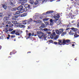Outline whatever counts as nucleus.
<instances>
[{
    "mask_svg": "<svg viewBox=\"0 0 79 79\" xmlns=\"http://www.w3.org/2000/svg\"><path fill=\"white\" fill-rule=\"evenodd\" d=\"M41 26L43 27V28H45L46 27V25L43 23L41 24Z\"/></svg>",
    "mask_w": 79,
    "mask_h": 79,
    "instance_id": "21",
    "label": "nucleus"
},
{
    "mask_svg": "<svg viewBox=\"0 0 79 79\" xmlns=\"http://www.w3.org/2000/svg\"><path fill=\"white\" fill-rule=\"evenodd\" d=\"M15 33V35H20V34L19 33V32H16Z\"/></svg>",
    "mask_w": 79,
    "mask_h": 79,
    "instance_id": "36",
    "label": "nucleus"
},
{
    "mask_svg": "<svg viewBox=\"0 0 79 79\" xmlns=\"http://www.w3.org/2000/svg\"><path fill=\"white\" fill-rule=\"evenodd\" d=\"M13 28H9V30H8V31H9V32H11L12 31H13Z\"/></svg>",
    "mask_w": 79,
    "mask_h": 79,
    "instance_id": "32",
    "label": "nucleus"
},
{
    "mask_svg": "<svg viewBox=\"0 0 79 79\" xmlns=\"http://www.w3.org/2000/svg\"><path fill=\"white\" fill-rule=\"evenodd\" d=\"M3 14L2 13H0V18H1Z\"/></svg>",
    "mask_w": 79,
    "mask_h": 79,
    "instance_id": "43",
    "label": "nucleus"
},
{
    "mask_svg": "<svg viewBox=\"0 0 79 79\" xmlns=\"http://www.w3.org/2000/svg\"><path fill=\"white\" fill-rule=\"evenodd\" d=\"M19 16V15H15V16H13L12 19L14 20H16L18 18V17Z\"/></svg>",
    "mask_w": 79,
    "mask_h": 79,
    "instance_id": "10",
    "label": "nucleus"
},
{
    "mask_svg": "<svg viewBox=\"0 0 79 79\" xmlns=\"http://www.w3.org/2000/svg\"><path fill=\"white\" fill-rule=\"evenodd\" d=\"M15 33V30H14L12 31L11 32V34L14 35Z\"/></svg>",
    "mask_w": 79,
    "mask_h": 79,
    "instance_id": "25",
    "label": "nucleus"
},
{
    "mask_svg": "<svg viewBox=\"0 0 79 79\" xmlns=\"http://www.w3.org/2000/svg\"><path fill=\"white\" fill-rule=\"evenodd\" d=\"M8 37H10V34H8Z\"/></svg>",
    "mask_w": 79,
    "mask_h": 79,
    "instance_id": "57",
    "label": "nucleus"
},
{
    "mask_svg": "<svg viewBox=\"0 0 79 79\" xmlns=\"http://www.w3.org/2000/svg\"><path fill=\"white\" fill-rule=\"evenodd\" d=\"M71 29L72 30H71V31H74V32H76V31H77L78 30L77 29H76V28H75L73 27H72L71 28Z\"/></svg>",
    "mask_w": 79,
    "mask_h": 79,
    "instance_id": "14",
    "label": "nucleus"
},
{
    "mask_svg": "<svg viewBox=\"0 0 79 79\" xmlns=\"http://www.w3.org/2000/svg\"><path fill=\"white\" fill-rule=\"evenodd\" d=\"M70 28H66V29L65 30L66 31H68V30L69 29H70Z\"/></svg>",
    "mask_w": 79,
    "mask_h": 79,
    "instance_id": "51",
    "label": "nucleus"
},
{
    "mask_svg": "<svg viewBox=\"0 0 79 79\" xmlns=\"http://www.w3.org/2000/svg\"><path fill=\"white\" fill-rule=\"evenodd\" d=\"M76 16V15H72V17H74V16Z\"/></svg>",
    "mask_w": 79,
    "mask_h": 79,
    "instance_id": "61",
    "label": "nucleus"
},
{
    "mask_svg": "<svg viewBox=\"0 0 79 79\" xmlns=\"http://www.w3.org/2000/svg\"><path fill=\"white\" fill-rule=\"evenodd\" d=\"M12 52H10V55H12Z\"/></svg>",
    "mask_w": 79,
    "mask_h": 79,
    "instance_id": "63",
    "label": "nucleus"
},
{
    "mask_svg": "<svg viewBox=\"0 0 79 79\" xmlns=\"http://www.w3.org/2000/svg\"><path fill=\"white\" fill-rule=\"evenodd\" d=\"M73 31H71L70 30V32H69V34L70 35H74V33H73Z\"/></svg>",
    "mask_w": 79,
    "mask_h": 79,
    "instance_id": "19",
    "label": "nucleus"
},
{
    "mask_svg": "<svg viewBox=\"0 0 79 79\" xmlns=\"http://www.w3.org/2000/svg\"><path fill=\"white\" fill-rule=\"evenodd\" d=\"M9 18V17H5L3 19V20L4 21H7L8 20Z\"/></svg>",
    "mask_w": 79,
    "mask_h": 79,
    "instance_id": "13",
    "label": "nucleus"
},
{
    "mask_svg": "<svg viewBox=\"0 0 79 79\" xmlns=\"http://www.w3.org/2000/svg\"><path fill=\"white\" fill-rule=\"evenodd\" d=\"M24 7L25 8H28V9H29L31 7V6H30V5H29L28 4H26L25 5Z\"/></svg>",
    "mask_w": 79,
    "mask_h": 79,
    "instance_id": "11",
    "label": "nucleus"
},
{
    "mask_svg": "<svg viewBox=\"0 0 79 79\" xmlns=\"http://www.w3.org/2000/svg\"><path fill=\"white\" fill-rule=\"evenodd\" d=\"M11 38H14V37H15V35H11Z\"/></svg>",
    "mask_w": 79,
    "mask_h": 79,
    "instance_id": "45",
    "label": "nucleus"
},
{
    "mask_svg": "<svg viewBox=\"0 0 79 79\" xmlns=\"http://www.w3.org/2000/svg\"><path fill=\"white\" fill-rule=\"evenodd\" d=\"M0 39L3 40V37L2 36H1L0 37Z\"/></svg>",
    "mask_w": 79,
    "mask_h": 79,
    "instance_id": "42",
    "label": "nucleus"
},
{
    "mask_svg": "<svg viewBox=\"0 0 79 79\" xmlns=\"http://www.w3.org/2000/svg\"><path fill=\"white\" fill-rule=\"evenodd\" d=\"M79 36V35L77 33H75L74 34V37L75 38H77V37H78Z\"/></svg>",
    "mask_w": 79,
    "mask_h": 79,
    "instance_id": "17",
    "label": "nucleus"
},
{
    "mask_svg": "<svg viewBox=\"0 0 79 79\" xmlns=\"http://www.w3.org/2000/svg\"><path fill=\"white\" fill-rule=\"evenodd\" d=\"M12 23L14 24H17V22L16 21H12Z\"/></svg>",
    "mask_w": 79,
    "mask_h": 79,
    "instance_id": "24",
    "label": "nucleus"
},
{
    "mask_svg": "<svg viewBox=\"0 0 79 79\" xmlns=\"http://www.w3.org/2000/svg\"><path fill=\"white\" fill-rule=\"evenodd\" d=\"M70 17V19H73V16Z\"/></svg>",
    "mask_w": 79,
    "mask_h": 79,
    "instance_id": "54",
    "label": "nucleus"
},
{
    "mask_svg": "<svg viewBox=\"0 0 79 79\" xmlns=\"http://www.w3.org/2000/svg\"><path fill=\"white\" fill-rule=\"evenodd\" d=\"M50 2H52V1H55V0H49Z\"/></svg>",
    "mask_w": 79,
    "mask_h": 79,
    "instance_id": "53",
    "label": "nucleus"
},
{
    "mask_svg": "<svg viewBox=\"0 0 79 79\" xmlns=\"http://www.w3.org/2000/svg\"><path fill=\"white\" fill-rule=\"evenodd\" d=\"M39 3L38 2L36 1L34 2V4L35 5H37Z\"/></svg>",
    "mask_w": 79,
    "mask_h": 79,
    "instance_id": "35",
    "label": "nucleus"
},
{
    "mask_svg": "<svg viewBox=\"0 0 79 79\" xmlns=\"http://www.w3.org/2000/svg\"><path fill=\"white\" fill-rule=\"evenodd\" d=\"M10 3L11 2H14V1L13 0H10Z\"/></svg>",
    "mask_w": 79,
    "mask_h": 79,
    "instance_id": "46",
    "label": "nucleus"
},
{
    "mask_svg": "<svg viewBox=\"0 0 79 79\" xmlns=\"http://www.w3.org/2000/svg\"><path fill=\"white\" fill-rule=\"evenodd\" d=\"M47 31H51V30L50 29H48V30Z\"/></svg>",
    "mask_w": 79,
    "mask_h": 79,
    "instance_id": "60",
    "label": "nucleus"
},
{
    "mask_svg": "<svg viewBox=\"0 0 79 79\" xmlns=\"http://www.w3.org/2000/svg\"><path fill=\"white\" fill-rule=\"evenodd\" d=\"M13 2H10V5L11 6H14L15 5L14 4H13Z\"/></svg>",
    "mask_w": 79,
    "mask_h": 79,
    "instance_id": "39",
    "label": "nucleus"
},
{
    "mask_svg": "<svg viewBox=\"0 0 79 79\" xmlns=\"http://www.w3.org/2000/svg\"><path fill=\"white\" fill-rule=\"evenodd\" d=\"M3 7L4 8V10H6L7 8V6H6L5 5L3 6Z\"/></svg>",
    "mask_w": 79,
    "mask_h": 79,
    "instance_id": "30",
    "label": "nucleus"
},
{
    "mask_svg": "<svg viewBox=\"0 0 79 79\" xmlns=\"http://www.w3.org/2000/svg\"><path fill=\"white\" fill-rule=\"evenodd\" d=\"M6 23L8 24H9V27H12L13 26V25L11 23V22L10 21H6Z\"/></svg>",
    "mask_w": 79,
    "mask_h": 79,
    "instance_id": "8",
    "label": "nucleus"
},
{
    "mask_svg": "<svg viewBox=\"0 0 79 79\" xmlns=\"http://www.w3.org/2000/svg\"><path fill=\"white\" fill-rule=\"evenodd\" d=\"M27 2V0H19V3H21V5H24L25 3Z\"/></svg>",
    "mask_w": 79,
    "mask_h": 79,
    "instance_id": "6",
    "label": "nucleus"
},
{
    "mask_svg": "<svg viewBox=\"0 0 79 79\" xmlns=\"http://www.w3.org/2000/svg\"><path fill=\"white\" fill-rule=\"evenodd\" d=\"M31 28V25H29L27 29L29 30Z\"/></svg>",
    "mask_w": 79,
    "mask_h": 79,
    "instance_id": "37",
    "label": "nucleus"
},
{
    "mask_svg": "<svg viewBox=\"0 0 79 79\" xmlns=\"http://www.w3.org/2000/svg\"><path fill=\"white\" fill-rule=\"evenodd\" d=\"M19 27L20 28H25V27H26V26L25 25H21V24H20L19 25Z\"/></svg>",
    "mask_w": 79,
    "mask_h": 79,
    "instance_id": "18",
    "label": "nucleus"
},
{
    "mask_svg": "<svg viewBox=\"0 0 79 79\" xmlns=\"http://www.w3.org/2000/svg\"><path fill=\"white\" fill-rule=\"evenodd\" d=\"M29 2L31 5H33V4L34 3V0H30Z\"/></svg>",
    "mask_w": 79,
    "mask_h": 79,
    "instance_id": "20",
    "label": "nucleus"
},
{
    "mask_svg": "<svg viewBox=\"0 0 79 79\" xmlns=\"http://www.w3.org/2000/svg\"><path fill=\"white\" fill-rule=\"evenodd\" d=\"M64 31V30L63 29H60L59 30H56V33L58 35H60V34H61L62 33H63Z\"/></svg>",
    "mask_w": 79,
    "mask_h": 79,
    "instance_id": "3",
    "label": "nucleus"
},
{
    "mask_svg": "<svg viewBox=\"0 0 79 79\" xmlns=\"http://www.w3.org/2000/svg\"><path fill=\"white\" fill-rule=\"evenodd\" d=\"M27 20H25L23 21H22V24L23 25H26L27 24Z\"/></svg>",
    "mask_w": 79,
    "mask_h": 79,
    "instance_id": "16",
    "label": "nucleus"
},
{
    "mask_svg": "<svg viewBox=\"0 0 79 79\" xmlns=\"http://www.w3.org/2000/svg\"><path fill=\"white\" fill-rule=\"evenodd\" d=\"M34 33H32V34H31L32 36H34Z\"/></svg>",
    "mask_w": 79,
    "mask_h": 79,
    "instance_id": "55",
    "label": "nucleus"
},
{
    "mask_svg": "<svg viewBox=\"0 0 79 79\" xmlns=\"http://www.w3.org/2000/svg\"><path fill=\"white\" fill-rule=\"evenodd\" d=\"M42 28H43V27H42V26L40 27V29H41Z\"/></svg>",
    "mask_w": 79,
    "mask_h": 79,
    "instance_id": "59",
    "label": "nucleus"
},
{
    "mask_svg": "<svg viewBox=\"0 0 79 79\" xmlns=\"http://www.w3.org/2000/svg\"><path fill=\"white\" fill-rule=\"evenodd\" d=\"M54 12L53 10L50 11H48L47 12H46V15H47L48 14H50L53 13Z\"/></svg>",
    "mask_w": 79,
    "mask_h": 79,
    "instance_id": "15",
    "label": "nucleus"
},
{
    "mask_svg": "<svg viewBox=\"0 0 79 79\" xmlns=\"http://www.w3.org/2000/svg\"><path fill=\"white\" fill-rule=\"evenodd\" d=\"M58 41H59V44L60 45H62V44H62V43L61 40H58Z\"/></svg>",
    "mask_w": 79,
    "mask_h": 79,
    "instance_id": "31",
    "label": "nucleus"
},
{
    "mask_svg": "<svg viewBox=\"0 0 79 79\" xmlns=\"http://www.w3.org/2000/svg\"><path fill=\"white\" fill-rule=\"evenodd\" d=\"M56 35V34L55 32H53L52 34H51V35L50 37L51 39H53V38H54V36H55Z\"/></svg>",
    "mask_w": 79,
    "mask_h": 79,
    "instance_id": "7",
    "label": "nucleus"
},
{
    "mask_svg": "<svg viewBox=\"0 0 79 79\" xmlns=\"http://www.w3.org/2000/svg\"><path fill=\"white\" fill-rule=\"evenodd\" d=\"M57 16L58 17H57L56 15L54 16V18L55 19H54L53 20L52 19H50V22L51 25H53L54 23H56L57 22V21L58 20L60 16L59 15H58Z\"/></svg>",
    "mask_w": 79,
    "mask_h": 79,
    "instance_id": "1",
    "label": "nucleus"
},
{
    "mask_svg": "<svg viewBox=\"0 0 79 79\" xmlns=\"http://www.w3.org/2000/svg\"><path fill=\"white\" fill-rule=\"evenodd\" d=\"M61 23V21H58L57 23L58 24H59Z\"/></svg>",
    "mask_w": 79,
    "mask_h": 79,
    "instance_id": "47",
    "label": "nucleus"
},
{
    "mask_svg": "<svg viewBox=\"0 0 79 79\" xmlns=\"http://www.w3.org/2000/svg\"><path fill=\"white\" fill-rule=\"evenodd\" d=\"M37 33L38 37H39L40 39H41L43 37H44V33L41 31H37Z\"/></svg>",
    "mask_w": 79,
    "mask_h": 79,
    "instance_id": "2",
    "label": "nucleus"
},
{
    "mask_svg": "<svg viewBox=\"0 0 79 79\" xmlns=\"http://www.w3.org/2000/svg\"><path fill=\"white\" fill-rule=\"evenodd\" d=\"M27 15L26 13H23V14L21 15V17H24Z\"/></svg>",
    "mask_w": 79,
    "mask_h": 79,
    "instance_id": "22",
    "label": "nucleus"
},
{
    "mask_svg": "<svg viewBox=\"0 0 79 79\" xmlns=\"http://www.w3.org/2000/svg\"><path fill=\"white\" fill-rule=\"evenodd\" d=\"M27 23L28 24H30V23H31L32 21V19L30 18L29 19H28L27 20Z\"/></svg>",
    "mask_w": 79,
    "mask_h": 79,
    "instance_id": "12",
    "label": "nucleus"
},
{
    "mask_svg": "<svg viewBox=\"0 0 79 79\" xmlns=\"http://www.w3.org/2000/svg\"><path fill=\"white\" fill-rule=\"evenodd\" d=\"M74 21L73 20V21H72L71 22V23H74Z\"/></svg>",
    "mask_w": 79,
    "mask_h": 79,
    "instance_id": "62",
    "label": "nucleus"
},
{
    "mask_svg": "<svg viewBox=\"0 0 79 79\" xmlns=\"http://www.w3.org/2000/svg\"><path fill=\"white\" fill-rule=\"evenodd\" d=\"M13 54H15V53H16V51H15V50H13Z\"/></svg>",
    "mask_w": 79,
    "mask_h": 79,
    "instance_id": "40",
    "label": "nucleus"
},
{
    "mask_svg": "<svg viewBox=\"0 0 79 79\" xmlns=\"http://www.w3.org/2000/svg\"><path fill=\"white\" fill-rule=\"evenodd\" d=\"M31 53V51H29V52H27V53L28 54L29 53Z\"/></svg>",
    "mask_w": 79,
    "mask_h": 79,
    "instance_id": "56",
    "label": "nucleus"
},
{
    "mask_svg": "<svg viewBox=\"0 0 79 79\" xmlns=\"http://www.w3.org/2000/svg\"><path fill=\"white\" fill-rule=\"evenodd\" d=\"M10 37H7V39H9Z\"/></svg>",
    "mask_w": 79,
    "mask_h": 79,
    "instance_id": "58",
    "label": "nucleus"
},
{
    "mask_svg": "<svg viewBox=\"0 0 79 79\" xmlns=\"http://www.w3.org/2000/svg\"><path fill=\"white\" fill-rule=\"evenodd\" d=\"M77 27H79V22L77 23Z\"/></svg>",
    "mask_w": 79,
    "mask_h": 79,
    "instance_id": "50",
    "label": "nucleus"
},
{
    "mask_svg": "<svg viewBox=\"0 0 79 79\" xmlns=\"http://www.w3.org/2000/svg\"><path fill=\"white\" fill-rule=\"evenodd\" d=\"M48 34H51V31H49L48 32Z\"/></svg>",
    "mask_w": 79,
    "mask_h": 79,
    "instance_id": "52",
    "label": "nucleus"
},
{
    "mask_svg": "<svg viewBox=\"0 0 79 79\" xmlns=\"http://www.w3.org/2000/svg\"><path fill=\"white\" fill-rule=\"evenodd\" d=\"M43 30L44 31H47L48 30V29L47 28H44V29H43Z\"/></svg>",
    "mask_w": 79,
    "mask_h": 79,
    "instance_id": "38",
    "label": "nucleus"
},
{
    "mask_svg": "<svg viewBox=\"0 0 79 79\" xmlns=\"http://www.w3.org/2000/svg\"><path fill=\"white\" fill-rule=\"evenodd\" d=\"M66 34V32H63L61 35V36H63L64 35H65V34Z\"/></svg>",
    "mask_w": 79,
    "mask_h": 79,
    "instance_id": "29",
    "label": "nucleus"
},
{
    "mask_svg": "<svg viewBox=\"0 0 79 79\" xmlns=\"http://www.w3.org/2000/svg\"><path fill=\"white\" fill-rule=\"evenodd\" d=\"M17 10L19 11H20L21 13L24 12L23 9V6H19L18 8H17Z\"/></svg>",
    "mask_w": 79,
    "mask_h": 79,
    "instance_id": "5",
    "label": "nucleus"
},
{
    "mask_svg": "<svg viewBox=\"0 0 79 79\" xmlns=\"http://www.w3.org/2000/svg\"><path fill=\"white\" fill-rule=\"evenodd\" d=\"M17 10V8H12L11 9V11H15Z\"/></svg>",
    "mask_w": 79,
    "mask_h": 79,
    "instance_id": "23",
    "label": "nucleus"
},
{
    "mask_svg": "<svg viewBox=\"0 0 79 79\" xmlns=\"http://www.w3.org/2000/svg\"><path fill=\"white\" fill-rule=\"evenodd\" d=\"M58 35H56V36H54L53 38L54 40H56L57 39H58Z\"/></svg>",
    "mask_w": 79,
    "mask_h": 79,
    "instance_id": "26",
    "label": "nucleus"
},
{
    "mask_svg": "<svg viewBox=\"0 0 79 79\" xmlns=\"http://www.w3.org/2000/svg\"><path fill=\"white\" fill-rule=\"evenodd\" d=\"M54 43L55 44V45H57L58 44V43L56 42H54Z\"/></svg>",
    "mask_w": 79,
    "mask_h": 79,
    "instance_id": "49",
    "label": "nucleus"
},
{
    "mask_svg": "<svg viewBox=\"0 0 79 79\" xmlns=\"http://www.w3.org/2000/svg\"><path fill=\"white\" fill-rule=\"evenodd\" d=\"M31 33H30L29 34H28V36H29L28 37V38H29L31 36Z\"/></svg>",
    "mask_w": 79,
    "mask_h": 79,
    "instance_id": "34",
    "label": "nucleus"
},
{
    "mask_svg": "<svg viewBox=\"0 0 79 79\" xmlns=\"http://www.w3.org/2000/svg\"><path fill=\"white\" fill-rule=\"evenodd\" d=\"M72 15H73V14L72 13H69V15H68L69 18H70V17Z\"/></svg>",
    "mask_w": 79,
    "mask_h": 79,
    "instance_id": "28",
    "label": "nucleus"
},
{
    "mask_svg": "<svg viewBox=\"0 0 79 79\" xmlns=\"http://www.w3.org/2000/svg\"><path fill=\"white\" fill-rule=\"evenodd\" d=\"M20 11H18L17 12H16L15 13L16 15H19L20 14Z\"/></svg>",
    "mask_w": 79,
    "mask_h": 79,
    "instance_id": "33",
    "label": "nucleus"
},
{
    "mask_svg": "<svg viewBox=\"0 0 79 79\" xmlns=\"http://www.w3.org/2000/svg\"><path fill=\"white\" fill-rule=\"evenodd\" d=\"M72 46L73 47H74V44H72Z\"/></svg>",
    "mask_w": 79,
    "mask_h": 79,
    "instance_id": "64",
    "label": "nucleus"
},
{
    "mask_svg": "<svg viewBox=\"0 0 79 79\" xmlns=\"http://www.w3.org/2000/svg\"><path fill=\"white\" fill-rule=\"evenodd\" d=\"M33 22L36 23L37 24H41L42 23V22L40 20H38L37 21L34 20L33 21Z\"/></svg>",
    "mask_w": 79,
    "mask_h": 79,
    "instance_id": "9",
    "label": "nucleus"
},
{
    "mask_svg": "<svg viewBox=\"0 0 79 79\" xmlns=\"http://www.w3.org/2000/svg\"><path fill=\"white\" fill-rule=\"evenodd\" d=\"M40 1H42V2H44L45 1H47L48 0H40Z\"/></svg>",
    "mask_w": 79,
    "mask_h": 79,
    "instance_id": "44",
    "label": "nucleus"
},
{
    "mask_svg": "<svg viewBox=\"0 0 79 79\" xmlns=\"http://www.w3.org/2000/svg\"><path fill=\"white\" fill-rule=\"evenodd\" d=\"M70 40H65L63 39V40L62 44H64V45H69L70 43Z\"/></svg>",
    "mask_w": 79,
    "mask_h": 79,
    "instance_id": "4",
    "label": "nucleus"
},
{
    "mask_svg": "<svg viewBox=\"0 0 79 79\" xmlns=\"http://www.w3.org/2000/svg\"><path fill=\"white\" fill-rule=\"evenodd\" d=\"M27 9H28V8H23V12H24V11H25V12L27 11Z\"/></svg>",
    "mask_w": 79,
    "mask_h": 79,
    "instance_id": "27",
    "label": "nucleus"
},
{
    "mask_svg": "<svg viewBox=\"0 0 79 79\" xmlns=\"http://www.w3.org/2000/svg\"><path fill=\"white\" fill-rule=\"evenodd\" d=\"M4 31H6V32H8V30L7 29H5V30H4Z\"/></svg>",
    "mask_w": 79,
    "mask_h": 79,
    "instance_id": "48",
    "label": "nucleus"
},
{
    "mask_svg": "<svg viewBox=\"0 0 79 79\" xmlns=\"http://www.w3.org/2000/svg\"><path fill=\"white\" fill-rule=\"evenodd\" d=\"M43 20L45 21H46L48 20V19H43Z\"/></svg>",
    "mask_w": 79,
    "mask_h": 79,
    "instance_id": "41",
    "label": "nucleus"
}]
</instances>
